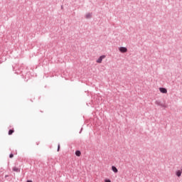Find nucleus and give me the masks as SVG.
<instances>
[{"label":"nucleus","instance_id":"obj_1","mask_svg":"<svg viewBox=\"0 0 182 182\" xmlns=\"http://www.w3.org/2000/svg\"><path fill=\"white\" fill-rule=\"evenodd\" d=\"M106 58V55H101L97 60V63H102L103 61V59Z\"/></svg>","mask_w":182,"mask_h":182},{"label":"nucleus","instance_id":"obj_4","mask_svg":"<svg viewBox=\"0 0 182 182\" xmlns=\"http://www.w3.org/2000/svg\"><path fill=\"white\" fill-rule=\"evenodd\" d=\"M112 171L114 172V173H119V170H117V168H116V166H112Z\"/></svg>","mask_w":182,"mask_h":182},{"label":"nucleus","instance_id":"obj_7","mask_svg":"<svg viewBox=\"0 0 182 182\" xmlns=\"http://www.w3.org/2000/svg\"><path fill=\"white\" fill-rule=\"evenodd\" d=\"M176 176H177L178 177H180V176H181V172L180 171H178L176 172Z\"/></svg>","mask_w":182,"mask_h":182},{"label":"nucleus","instance_id":"obj_9","mask_svg":"<svg viewBox=\"0 0 182 182\" xmlns=\"http://www.w3.org/2000/svg\"><path fill=\"white\" fill-rule=\"evenodd\" d=\"M13 170L14 171H19V169L18 168H14Z\"/></svg>","mask_w":182,"mask_h":182},{"label":"nucleus","instance_id":"obj_10","mask_svg":"<svg viewBox=\"0 0 182 182\" xmlns=\"http://www.w3.org/2000/svg\"><path fill=\"white\" fill-rule=\"evenodd\" d=\"M105 182H112V181H110V179H105Z\"/></svg>","mask_w":182,"mask_h":182},{"label":"nucleus","instance_id":"obj_13","mask_svg":"<svg viewBox=\"0 0 182 182\" xmlns=\"http://www.w3.org/2000/svg\"><path fill=\"white\" fill-rule=\"evenodd\" d=\"M27 182H32V181H27Z\"/></svg>","mask_w":182,"mask_h":182},{"label":"nucleus","instance_id":"obj_2","mask_svg":"<svg viewBox=\"0 0 182 182\" xmlns=\"http://www.w3.org/2000/svg\"><path fill=\"white\" fill-rule=\"evenodd\" d=\"M119 50L121 53H126V52H127V48L126 47H120Z\"/></svg>","mask_w":182,"mask_h":182},{"label":"nucleus","instance_id":"obj_8","mask_svg":"<svg viewBox=\"0 0 182 182\" xmlns=\"http://www.w3.org/2000/svg\"><path fill=\"white\" fill-rule=\"evenodd\" d=\"M14 129H10L9 131V136H11V134H12L13 133H14Z\"/></svg>","mask_w":182,"mask_h":182},{"label":"nucleus","instance_id":"obj_6","mask_svg":"<svg viewBox=\"0 0 182 182\" xmlns=\"http://www.w3.org/2000/svg\"><path fill=\"white\" fill-rule=\"evenodd\" d=\"M80 154H81L80 151H77L75 152V155L77 156V157H80Z\"/></svg>","mask_w":182,"mask_h":182},{"label":"nucleus","instance_id":"obj_11","mask_svg":"<svg viewBox=\"0 0 182 182\" xmlns=\"http://www.w3.org/2000/svg\"><path fill=\"white\" fill-rule=\"evenodd\" d=\"M9 157H10V159H12L14 157V155L12 154H11Z\"/></svg>","mask_w":182,"mask_h":182},{"label":"nucleus","instance_id":"obj_5","mask_svg":"<svg viewBox=\"0 0 182 182\" xmlns=\"http://www.w3.org/2000/svg\"><path fill=\"white\" fill-rule=\"evenodd\" d=\"M85 18L87 19H89L90 18H92V14H90V13L87 14L86 16H85Z\"/></svg>","mask_w":182,"mask_h":182},{"label":"nucleus","instance_id":"obj_12","mask_svg":"<svg viewBox=\"0 0 182 182\" xmlns=\"http://www.w3.org/2000/svg\"><path fill=\"white\" fill-rule=\"evenodd\" d=\"M60 149V145H58V151H59Z\"/></svg>","mask_w":182,"mask_h":182},{"label":"nucleus","instance_id":"obj_3","mask_svg":"<svg viewBox=\"0 0 182 182\" xmlns=\"http://www.w3.org/2000/svg\"><path fill=\"white\" fill-rule=\"evenodd\" d=\"M159 91L161 92V93H167V89L164 87H160Z\"/></svg>","mask_w":182,"mask_h":182}]
</instances>
